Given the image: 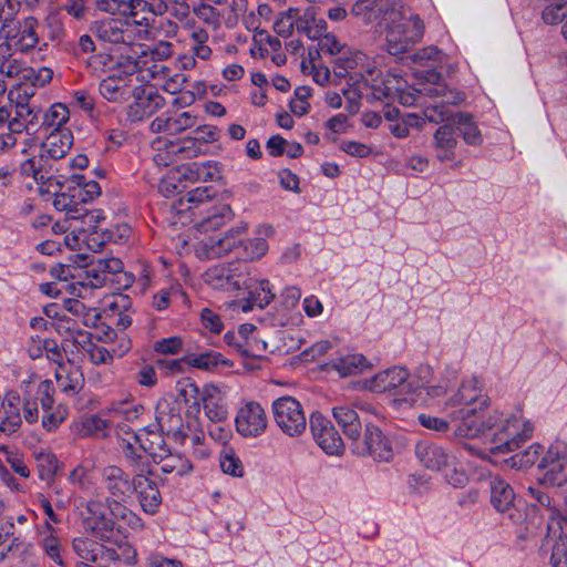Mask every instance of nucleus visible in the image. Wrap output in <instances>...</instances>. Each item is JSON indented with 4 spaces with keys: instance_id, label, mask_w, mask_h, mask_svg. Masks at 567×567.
<instances>
[{
    "instance_id": "cd10ccee",
    "label": "nucleus",
    "mask_w": 567,
    "mask_h": 567,
    "mask_svg": "<svg viewBox=\"0 0 567 567\" xmlns=\"http://www.w3.org/2000/svg\"><path fill=\"white\" fill-rule=\"evenodd\" d=\"M55 379L59 389L69 395L79 393L84 385L81 368L70 362L56 368Z\"/></svg>"
},
{
    "instance_id": "412c9836",
    "label": "nucleus",
    "mask_w": 567,
    "mask_h": 567,
    "mask_svg": "<svg viewBox=\"0 0 567 567\" xmlns=\"http://www.w3.org/2000/svg\"><path fill=\"white\" fill-rule=\"evenodd\" d=\"M245 231L246 226H243L229 230L221 238L209 237L208 239L202 241L200 249H198V252L200 254V251L203 250L206 258H218L235 249H239L241 239L238 236L240 234H244Z\"/></svg>"
},
{
    "instance_id": "ea45409f",
    "label": "nucleus",
    "mask_w": 567,
    "mask_h": 567,
    "mask_svg": "<svg viewBox=\"0 0 567 567\" xmlns=\"http://www.w3.org/2000/svg\"><path fill=\"white\" fill-rule=\"evenodd\" d=\"M4 417L3 425L7 426V434H12L19 430L22 420L20 415V396L17 393H9L2 401Z\"/></svg>"
},
{
    "instance_id": "b1692460",
    "label": "nucleus",
    "mask_w": 567,
    "mask_h": 567,
    "mask_svg": "<svg viewBox=\"0 0 567 567\" xmlns=\"http://www.w3.org/2000/svg\"><path fill=\"white\" fill-rule=\"evenodd\" d=\"M415 455L426 468L432 471L449 467L454 460L443 447L425 441L416 444Z\"/></svg>"
},
{
    "instance_id": "aec40b11",
    "label": "nucleus",
    "mask_w": 567,
    "mask_h": 567,
    "mask_svg": "<svg viewBox=\"0 0 567 567\" xmlns=\"http://www.w3.org/2000/svg\"><path fill=\"white\" fill-rule=\"evenodd\" d=\"M196 115L192 112H182L176 114L163 113L155 117L151 123L153 133H167L176 135L196 124Z\"/></svg>"
},
{
    "instance_id": "20e7f679",
    "label": "nucleus",
    "mask_w": 567,
    "mask_h": 567,
    "mask_svg": "<svg viewBox=\"0 0 567 567\" xmlns=\"http://www.w3.org/2000/svg\"><path fill=\"white\" fill-rule=\"evenodd\" d=\"M72 547L79 558L91 563L122 561L132 564L136 556L135 549L126 540H121L117 543V547H114L100 544L87 537H78L73 539Z\"/></svg>"
},
{
    "instance_id": "3c124183",
    "label": "nucleus",
    "mask_w": 567,
    "mask_h": 567,
    "mask_svg": "<svg viewBox=\"0 0 567 567\" xmlns=\"http://www.w3.org/2000/svg\"><path fill=\"white\" fill-rule=\"evenodd\" d=\"M74 185L75 196L82 202L87 203L101 194V187L97 182L87 181L83 175L74 174L71 181Z\"/></svg>"
},
{
    "instance_id": "a19ab883",
    "label": "nucleus",
    "mask_w": 567,
    "mask_h": 567,
    "mask_svg": "<svg viewBox=\"0 0 567 567\" xmlns=\"http://www.w3.org/2000/svg\"><path fill=\"white\" fill-rule=\"evenodd\" d=\"M146 64V61L138 60L131 55H121L117 58V62L113 68L107 72V76H114L115 79L120 78L122 80H127L128 83H132V76L137 71H144L143 65Z\"/></svg>"
},
{
    "instance_id": "bf43d9fd",
    "label": "nucleus",
    "mask_w": 567,
    "mask_h": 567,
    "mask_svg": "<svg viewBox=\"0 0 567 567\" xmlns=\"http://www.w3.org/2000/svg\"><path fill=\"white\" fill-rule=\"evenodd\" d=\"M219 466L225 474L234 477H243L245 468L241 460L233 449H225L219 456Z\"/></svg>"
},
{
    "instance_id": "ddd939ff",
    "label": "nucleus",
    "mask_w": 567,
    "mask_h": 567,
    "mask_svg": "<svg viewBox=\"0 0 567 567\" xmlns=\"http://www.w3.org/2000/svg\"><path fill=\"white\" fill-rule=\"evenodd\" d=\"M235 426L243 437H257L264 434L268 426V417L260 403L247 401L239 408L235 417Z\"/></svg>"
},
{
    "instance_id": "de8ad7c7",
    "label": "nucleus",
    "mask_w": 567,
    "mask_h": 567,
    "mask_svg": "<svg viewBox=\"0 0 567 567\" xmlns=\"http://www.w3.org/2000/svg\"><path fill=\"white\" fill-rule=\"evenodd\" d=\"M557 529L559 534L551 547L550 564L553 567H567V520L556 525Z\"/></svg>"
},
{
    "instance_id": "dca6fc26",
    "label": "nucleus",
    "mask_w": 567,
    "mask_h": 567,
    "mask_svg": "<svg viewBox=\"0 0 567 567\" xmlns=\"http://www.w3.org/2000/svg\"><path fill=\"white\" fill-rule=\"evenodd\" d=\"M131 96L134 97V101L128 104L126 114L132 122H140L150 117L165 104L164 97L156 91L141 85L134 86Z\"/></svg>"
},
{
    "instance_id": "4be33fe9",
    "label": "nucleus",
    "mask_w": 567,
    "mask_h": 567,
    "mask_svg": "<svg viewBox=\"0 0 567 567\" xmlns=\"http://www.w3.org/2000/svg\"><path fill=\"white\" fill-rule=\"evenodd\" d=\"M158 440V452L153 447V444L150 446V454L154 457L159 458L161 470L165 474L175 473L178 476H183L188 474L193 470V465L188 458L181 454H172L165 447V443L163 439L158 435L156 436Z\"/></svg>"
},
{
    "instance_id": "c9c22d12",
    "label": "nucleus",
    "mask_w": 567,
    "mask_h": 567,
    "mask_svg": "<svg viewBox=\"0 0 567 567\" xmlns=\"http://www.w3.org/2000/svg\"><path fill=\"white\" fill-rule=\"evenodd\" d=\"M327 30V22L322 18H317L313 8L303 11L299 9L297 32L307 35L310 40H317Z\"/></svg>"
},
{
    "instance_id": "423d86ee",
    "label": "nucleus",
    "mask_w": 567,
    "mask_h": 567,
    "mask_svg": "<svg viewBox=\"0 0 567 567\" xmlns=\"http://www.w3.org/2000/svg\"><path fill=\"white\" fill-rule=\"evenodd\" d=\"M364 432L351 442V450L358 456H371L378 461H390L392 446L383 432L370 420L364 419Z\"/></svg>"
},
{
    "instance_id": "a18cd8bd",
    "label": "nucleus",
    "mask_w": 567,
    "mask_h": 567,
    "mask_svg": "<svg viewBox=\"0 0 567 567\" xmlns=\"http://www.w3.org/2000/svg\"><path fill=\"white\" fill-rule=\"evenodd\" d=\"M454 404L477 408L481 411L483 406L487 405V400L478 394L475 382L468 381L460 386L454 398Z\"/></svg>"
},
{
    "instance_id": "2f4dec72",
    "label": "nucleus",
    "mask_w": 567,
    "mask_h": 567,
    "mask_svg": "<svg viewBox=\"0 0 567 567\" xmlns=\"http://www.w3.org/2000/svg\"><path fill=\"white\" fill-rule=\"evenodd\" d=\"M515 492L513 487L503 478L494 477L491 481V503L501 514H508L514 508Z\"/></svg>"
},
{
    "instance_id": "c756f323",
    "label": "nucleus",
    "mask_w": 567,
    "mask_h": 567,
    "mask_svg": "<svg viewBox=\"0 0 567 567\" xmlns=\"http://www.w3.org/2000/svg\"><path fill=\"white\" fill-rule=\"evenodd\" d=\"M143 411L144 408L141 404L125 400L112 402L103 410V414L109 416L110 421L115 423L117 426H124L125 422L134 423L137 421Z\"/></svg>"
},
{
    "instance_id": "f8f14e48",
    "label": "nucleus",
    "mask_w": 567,
    "mask_h": 567,
    "mask_svg": "<svg viewBox=\"0 0 567 567\" xmlns=\"http://www.w3.org/2000/svg\"><path fill=\"white\" fill-rule=\"evenodd\" d=\"M538 468L543 483L551 486L567 483V445L561 442L551 444L542 457Z\"/></svg>"
},
{
    "instance_id": "1a4fd4ad",
    "label": "nucleus",
    "mask_w": 567,
    "mask_h": 567,
    "mask_svg": "<svg viewBox=\"0 0 567 567\" xmlns=\"http://www.w3.org/2000/svg\"><path fill=\"white\" fill-rule=\"evenodd\" d=\"M54 167L42 152L23 161L20 165V174L32 177L39 185L40 194H55L62 189V183L54 175Z\"/></svg>"
},
{
    "instance_id": "5fc2aeb1",
    "label": "nucleus",
    "mask_w": 567,
    "mask_h": 567,
    "mask_svg": "<svg viewBox=\"0 0 567 567\" xmlns=\"http://www.w3.org/2000/svg\"><path fill=\"white\" fill-rule=\"evenodd\" d=\"M64 308L73 316L80 318L82 324L85 327L94 326L100 318L95 309L86 307L78 299H66L64 301Z\"/></svg>"
},
{
    "instance_id": "8fccbe9b",
    "label": "nucleus",
    "mask_w": 567,
    "mask_h": 567,
    "mask_svg": "<svg viewBox=\"0 0 567 567\" xmlns=\"http://www.w3.org/2000/svg\"><path fill=\"white\" fill-rule=\"evenodd\" d=\"M231 218H233L231 208L228 205L223 204V205L213 207L208 212V215L202 220L200 227L205 231L216 230V229L220 228L221 226H224L225 224H227L228 221H230Z\"/></svg>"
},
{
    "instance_id": "9b49d317",
    "label": "nucleus",
    "mask_w": 567,
    "mask_h": 567,
    "mask_svg": "<svg viewBox=\"0 0 567 567\" xmlns=\"http://www.w3.org/2000/svg\"><path fill=\"white\" fill-rule=\"evenodd\" d=\"M247 265L241 261L216 265L204 272V281L214 289L239 290L246 285Z\"/></svg>"
},
{
    "instance_id": "c85d7f7f",
    "label": "nucleus",
    "mask_w": 567,
    "mask_h": 567,
    "mask_svg": "<svg viewBox=\"0 0 567 567\" xmlns=\"http://www.w3.org/2000/svg\"><path fill=\"white\" fill-rule=\"evenodd\" d=\"M72 145V132L70 130H58V132H50L42 143L41 152L49 159H60L69 153Z\"/></svg>"
},
{
    "instance_id": "6e6552de",
    "label": "nucleus",
    "mask_w": 567,
    "mask_h": 567,
    "mask_svg": "<svg viewBox=\"0 0 567 567\" xmlns=\"http://www.w3.org/2000/svg\"><path fill=\"white\" fill-rule=\"evenodd\" d=\"M424 384L423 382L414 386V375L410 377L403 367H392L373 375L367 382V388L377 393L395 391L396 394H413Z\"/></svg>"
},
{
    "instance_id": "774afa93",
    "label": "nucleus",
    "mask_w": 567,
    "mask_h": 567,
    "mask_svg": "<svg viewBox=\"0 0 567 567\" xmlns=\"http://www.w3.org/2000/svg\"><path fill=\"white\" fill-rule=\"evenodd\" d=\"M43 27L48 31V37L51 40H60L65 33L63 18L56 10H52L48 13L43 21Z\"/></svg>"
},
{
    "instance_id": "58836bf2",
    "label": "nucleus",
    "mask_w": 567,
    "mask_h": 567,
    "mask_svg": "<svg viewBox=\"0 0 567 567\" xmlns=\"http://www.w3.org/2000/svg\"><path fill=\"white\" fill-rule=\"evenodd\" d=\"M54 200L53 206L60 212H66L70 218L76 219L84 216V209L81 206L82 202L75 196V190L69 187V192L58 190L53 194Z\"/></svg>"
},
{
    "instance_id": "6e6d98bb",
    "label": "nucleus",
    "mask_w": 567,
    "mask_h": 567,
    "mask_svg": "<svg viewBox=\"0 0 567 567\" xmlns=\"http://www.w3.org/2000/svg\"><path fill=\"white\" fill-rule=\"evenodd\" d=\"M188 363L202 370H210L219 364H229L228 360H226L221 353L212 350L198 354H190L188 357Z\"/></svg>"
},
{
    "instance_id": "0e129e2a",
    "label": "nucleus",
    "mask_w": 567,
    "mask_h": 567,
    "mask_svg": "<svg viewBox=\"0 0 567 567\" xmlns=\"http://www.w3.org/2000/svg\"><path fill=\"white\" fill-rule=\"evenodd\" d=\"M69 409L63 404H58L50 411H43L42 426L48 432L55 431L68 417Z\"/></svg>"
},
{
    "instance_id": "4d7b16f0",
    "label": "nucleus",
    "mask_w": 567,
    "mask_h": 567,
    "mask_svg": "<svg viewBox=\"0 0 567 567\" xmlns=\"http://www.w3.org/2000/svg\"><path fill=\"white\" fill-rule=\"evenodd\" d=\"M567 17V0H544L542 19L546 24H557Z\"/></svg>"
},
{
    "instance_id": "69168bd1",
    "label": "nucleus",
    "mask_w": 567,
    "mask_h": 567,
    "mask_svg": "<svg viewBox=\"0 0 567 567\" xmlns=\"http://www.w3.org/2000/svg\"><path fill=\"white\" fill-rule=\"evenodd\" d=\"M199 320L202 327L213 334H220L225 328L221 316L210 308L200 310Z\"/></svg>"
},
{
    "instance_id": "f257e3e1",
    "label": "nucleus",
    "mask_w": 567,
    "mask_h": 567,
    "mask_svg": "<svg viewBox=\"0 0 567 567\" xmlns=\"http://www.w3.org/2000/svg\"><path fill=\"white\" fill-rule=\"evenodd\" d=\"M477 412V408L471 406H461L452 412V421H460L454 430L455 436L476 437L486 431H492L491 452L505 454L517 450L533 434L532 423L522 421L515 414L503 417L501 412L494 411L482 420Z\"/></svg>"
},
{
    "instance_id": "680f3d73",
    "label": "nucleus",
    "mask_w": 567,
    "mask_h": 567,
    "mask_svg": "<svg viewBox=\"0 0 567 567\" xmlns=\"http://www.w3.org/2000/svg\"><path fill=\"white\" fill-rule=\"evenodd\" d=\"M318 41V50H316V54L319 55L328 54L331 56H339L343 53V51L348 48L344 43H341L337 37L332 33H323Z\"/></svg>"
},
{
    "instance_id": "473e14b6",
    "label": "nucleus",
    "mask_w": 567,
    "mask_h": 567,
    "mask_svg": "<svg viewBox=\"0 0 567 567\" xmlns=\"http://www.w3.org/2000/svg\"><path fill=\"white\" fill-rule=\"evenodd\" d=\"M433 145L436 150V158L440 162L453 159L457 145L456 130L447 124L440 126L434 133Z\"/></svg>"
},
{
    "instance_id": "7ed1b4c3",
    "label": "nucleus",
    "mask_w": 567,
    "mask_h": 567,
    "mask_svg": "<svg viewBox=\"0 0 567 567\" xmlns=\"http://www.w3.org/2000/svg\"><path fill=\"white\" fill-rule=\"evenodd\" d=\"M146 27L136 20L103 19L95 21L90 30L103 42L133 47L147 38Z\"/></svg>"
},
{
    "instance_id": "6ab92c4d",
    "label": "nucleus",
    "mask_w": 567,
    "mask_h": 567,
    "mask_svg": "<svg viewBox=\"0 0 567 567\" xmlns=\"http://www.w3.org/2000/svg\"><path fill=\"white\" fill-rule=\"evenodd\" d=\"M365 55L361 51L347 48L343 53L333 60V72L339 78H349L358 84L365 81L362 69Z\"/></svg>"
},
{
    "instance_id": "f03ea898",
    "label": "nucleus",
    "mask_w": 567,
    "mask_h": 567,
    "mask_svg": "<svg viewBox=\"0 0 567 567\" xmlns=\"http://www.w3.org/2000/svg\"><path fill=\"white\" fill-rule=\"evenodd\" d=\"M382 21L386 25L385 45L391 55L410 51L423 37V21L402 4H391Z\"/></svg>"
},
{
    "instance_id": "39448f33",
    "label": "nucleus",
    "mask_w": 567,
    "mask_h": 567,
    "mask_svg": "<svg viewBox=\"0 0 567 567\" xmlns=\"http://www.w3.org/2000/svg\"><path fill=\"white\" fill-rule=\"evenodd\" d=\"M101 484L107 493L105 501L111 514L124 515V503L131 498L135 489V474L131 477L123 468L107 465L101 472Z\"/></svg>"
},
{
    "instance_id": "052dcab7",
    "label": "nucleus",
    "mask_w": 567,
    "mask_h": 567,
    "mask_svg": "<svg viewBox=\"0 0 567 567\" xmlns=\"http://www.w3.org/2000/svg\"><path fill=\"white\" fill-rule=\"evenodd\" d=\"M432 375V370L429 365H421L417 368L415 374H414V386L417 384L425 383L423 386H420L417 389V392L420 390H425L426 394L431 398H439L446 393V389L443 385H429L430 379Z\"/></svg>"
},
{
    "instance_id": "4468645a",
    "label": "nucleus",
    "mask_w": 567,
    "mask_h": 567,
    "mask_svg": "<svg viewBox=\"0 0 567 567\" xmlns=\"http://www.w3.org/2000/svg\"><path fill=\"white\" fill-rule=\"evenodd\" d=\"M310 431L317 444L330 455H340L344 443L331 421L319 412L310 415Z\"/></svg>"
},
{
    "instance_id": "2eb2a0df",
    "label": "nucleus",
    "mask_w": 567,
    "mask_h": 567,
    "mask_svg": "<svg viewBox=\"0 0 567 567\" xmlns=\"http://www.w3.org/2000/svg\"><path fill=\"white\" fill-rule=\"evenodd\" d=\"M38 24V20L34 17H27L19 24L18 30L12 29L11 23L2 25L0 37L6 39L9 47L16 51L28 52L39 43Z\"/></svg>"
},
{
    "instance_id": "f704fd0d",
    "label": "nucleus",
    "mask_w": 567,
    "mask_h": 567,
    "mask_svg": "<svg viewBox=\"0 0 567 567\" xmlns=\"http://www.w3.org/2000/svg\"><path fill=\"white\" fill-rule=\"evenodd\" d=\"M83 526L86 532L110 546L117 547V543L124 540L115 535V523L112 518L101 522L96 518H83Z\"/></svg>"
},
{
    "instance_id": "13d9d810",
    "label": "nucleus",
    "mask_w": 567,
    "mask_h": 567,
    "mask_svg": "<svg viewBox=\"0 0 567 567\" xmlns=\"http://www.w3.org/2000/svg\"><path fill=\"white\" fill-rule=\"evenodd\" d=\"M299 18V9L289 8L287 11L279 13L274 22V30L280 37H290L293 29H297Z\"/></svg>"
},
{
    "instance_id": "e433bc0d",
    "label": "nucleus",
    "mask_w": 567,
    "mask_h": 567,
    "mask_svg": "<svg viewBox=\"0 0 567 567\" xmlns=\"http://www.w3.org/2000/svg\"><path fill=\"white\" fill-rule=\"evenodd\" d=\"M528 495L534 498L539 505L544 506L545 509L548 513L549 524H548V532L553 533L554 536L556 535V525H559L560 523H564L567 520V517H565L560 509L558 508L556 502L545 492H543L538 487H528L527 488Z\"/></svg>"
},
{
    "instance_id": "72a5a7b5",
    "label": "nucleus",
    "mask_w": 567,
    "mask_h": 567,
    "mask_svg": "<svg viewBox=\"0 0 567 567\" xmlns=\"http://www.w3.org/2000/svg\"><path fill=\"white\" fill-rule=\"evenodd\" d=\"M391 6L382 3V0H357L351 9V14L362 21L364 24L374 22L383 23L382 17Z\"/></svg>"
},
{
    "instance_id": "37998d69",
    "label": "nucleus",
    "mask_w": 567,
    "mask_h": 567,
    "mask_svg": "<svg viewBox=\"0 0 567 567\" xmlns=\"http://www.w3.org/2000/svg\"><path fill=\"white\" fill-rule=\"evenodd\" d=\"M185 171V176L194 181L212 182L218 179L220 176L218 163L214 161L194 162L187 165Z\"/></svg>"
},
{
    "instance_id": "5701e85b",
    "label": "nucleus",
    "mask_w": 567,
    "mask_h": 567,
    "mask_svg": "<svg viewBox=\"0 0 567 567\" xmlns=\"http://www.w3.org/2000/svg\"><path fill=\"white\" fill-rule=\"evenodd\" d=\"M371 363L363 354L354 352L340 353L326 363V370L334 371L341 378L362 373L371 369Z\"/></svg>"
},
{
    "instance_id": "603ef678",
    "label": "nucleus",
    "mask_w": 567,
    "mask_h": 567,
    "mask_svg": "<svg viewBox=\"0 0 567 567\" xmlns=\"http://www.w3.org/2000/svg\"><path fill=\"white\" fill-rule=\"evenodd\" d=\"M193 12L202 22L210 27L213 30L220 28L224 22L225 14L216 8V6L199 2L193 8Z\"/></svg>"
},
{
    "instance_id": "09e8293b",
    "label": "nucleus",
    "mask_w": 567,
    "mask_h": 567,
    "mask_svg": "<svg viewBox=\"0 0 567 567\" xmlns=\"http://www.w3.org/2000/svg\"><path fill=\"white\" fill-rule=\"evenodd\" d=\"M194 134V137L185 140L184 145L178 148V152H185L188 157L197 156L199 153V148L195 147V141L209 143L217 138L216 128L209 125L198 126Z\"/></svg>"
},
{
    "instance_id": "4c0bfd02",
    "label": "nucleus",
    "mask_w": 567,
    "mask_h": 567,
    "mask_svg": "<svg viewBox=\"0 0 567 567\" xmlns=\"http://www.w3.org/2000/svg\"><path fill=\"white\" fill-rule=\"evenodd\" d=\"M214 196L215 190L212 186H200L188 190L184 196L175 200L172 206L177 213H183L207 203Z\"/></svg>"
},
{
    "instance_id": "9d476101",
    "label": "nucleus",
    "mask_w": 567,
    "mask_h": 567,
    "mask_svg": "<svg viewBox=\"0 0 567 567\" xmlns=\"http://www.w3.org/2000/svg\"><path fill=\"white\" fill-rule=\"evenodd\" d=\"M156 426L162 434L183 443L188 436V426L184 424L182 406L177 401L163 399L155 409Z\"/></svg>"
},
{
    "instance_id": "e2e57ef3",
    "label": "nucleus",
    "mask_w": 567,
    "mask_h": 567,
    "mask_svg": "<svg viewBox=\"0 0 567 567\" xmlns=\"http://www.w3.org/2000/svg\"><path fill=\"white\" fill-rule=\"evenodd\" d=\"M239 249L243 250V252H240L241 257L249 260H256L266 255L268 251V244L264 238H251L245 241L241 240Z\"/></svg>"
},
{
    "instance_id": "a878e982",
    "label": "nucleus",
    "mask_w": 567,
    "mask_h": 567,
    "mask_svg": "<svg viewBox=\"0 0 567 567\" xmlns=\"http://www.w3.org/2000/svg\"><path fill=\"white\" fill-rule=\"evenodd\" d=\"M243 288L248 289L247 303L243 306L244 311H249L254 307L262 309L275 298L270 282L266 279L251 280L246 277V285H243Z\"/></svg>"
},
{
    "instance_id": "f3484780",
    "label": "nucleus",
    "mask_w": 567,
    "mask_h": 567,
    "mask_svg": "<svg viewBox=\"0 0 567 567\" xmlns=\"http://www.w3.org/2000/svg\"><path fill=\"white\" fill-rule=\"evenodd\" d=\"M20 91L17 94L13 91L9 92L8 99L10 103H14V116L9 122V130L13 133L34 130L39 125L41 115L40 109L32 102L20 101Z\"/></svg>"
},
{
    "instance_id": "c03bdc74",
    "label": "nucleus",
    "mask_w": 567,
    "mask_h": 567,
    "mask_svg": "<svg viewBox=\"0 0 567 567\" xmlns=\"http://www.w3.org/2000/svg\"><path fill=\"white\" fill-rule=\"evenodd\" d=\"M455 123L465 143L474 146H478L483 143L481 131L471 114L457 113Z\"/></svg>"
},
{
    "instance_id": "79ce46f5",
    "label": "nucleus",
    "mask_w": 567,
    "mask_h": 567,
    "mask_svg": "<svg viewBox=\"0 0 567 567\" xmlns=\"http://www.w3.org/2000/svg\"><path fill=\"white\" fill-rule=\"evenodd\" d=\"M70 118V112L65 104L54 103L43 114V120L40 124L45 130L58 132V130H66L63 127Z\"/></svg>"
},
{
    "instance_id": "864d4df0",
    "label": "nucleus",
    "mask_w": 567,
    "mask_h": 567,
    "mask_svg": "<svg viewBox=\"0 0 567 567\" xmlns=\"http://www.w3.org/2000/svg\"><path fill=\"white\" fill-rule=\"evenodd\" d=\"M44 529L48 532V535L41 539V548L52 561L58 565H63L61 542L59 537L54 535V527L49 522H45Z\"/></svg>"
},
{
    "instance_id": "338daca9",
    "label": "nucleus",
    "mask_w": 567,
    "mask_h": 567,
    "mask_svg": "<svg viewBox=\"0 0 567 567\" xmlns=\"http://www.w3.org/2000/svg\"><path fill=\"white\" fill-rule=\"evenodd\" d=\"M150 451V447L140 446L136 447L132 443H126L123 446V454L125 460L130 463V465L134 466V474L140 472L142 467L145 470H150L148 465L144 464V460H146L145 451Z\"/></svg>"
},
{
    "instance_id": "bb28decb",
    "label": "nucleus",
    "mask_w": 567,
    "mask_h": 567,
    "mask_svg": "<svg viewBox=\"0 0 567 567\" xmlns=\"http://www.w3.org/2000/svg\"><path fill=\"white\" fill-rule=\"evenodd\" d=\"M202 401L205 414L210 421L220 423L227 419V405L217 386L206 385L203 390Z\"/></svg>"
},
{
    "instance_id": "0eeeda50",
    "label": "nucleus",
    "mask_w": 567,
    "mask_h": 567,
    "mask_svg": "<svg viewBox=\"0 0 567 567\" xmlns=\"http://www.w3.org/2000/svg\"><path fill=\"white\" fill-rule=\"evenodd\" d=\"M277 426L289 436H298L307 427V419L302 405L292 396H281L271 404Z\"/></svg>"
},
{
    "instance_id": "7c9ffc66",
    "label": "nucleus",
    "mask_w": 567,
    "mask_h": 567,
    "mask_svg": "<svg viewBox=\"0 0 567 567\" xmlns=\"http://www.w3.org/2000/svg\"><path fill=\"white\" fill-rule=\"evenodd\" d=\"M134 86L127 80L105 76L99 84V92L109 102L123 103L131 97Z\"/></svg>"
},
{
    "instance_id": "393cba45",
    "label": "nucleus",
    "mask_w": 567,
    "mask_h": 567,
    "mask_svg": "<svg viewBox=\"0 0 567 567\" xmlns=\"http://www.w3.org/2000/svg\"><path fill=\"white\" fill-rule=\"evenodd\" d=\"M332 415L346 437L352 442L362 431V421L353 405L340 404L332 409Z\"/></svg>"
},
{
    "instance_id": "a211bd4d",
    "label": "nucleus",
    "mask_w": 567,
    "mask_h": 567,
    "mask_svg": "<svg viewBox=\"0 0 567 567\" xmlns=\"http://www.w3.org/2000/svg\"><path fill=\"white\" fill-rule=\"evenodd\" d=\"M151 470L142 467L135 474V489L142 509L150 515L158 512L162 504V495L155 481L150 478Z\"/></svg>"
},
{
    "instance_id": "49530a36",
    "label": "nucleus",
    "mask_w": 567,
    "mask_h": 567,
    "mask_svg": "<svg viewBox=\"0 0 567 567\" xmlns=\"http://www.w3.org/2000/svg\"><path fill=\"white\" fill-rule=\"evenodd\" d=\"M97 10L121 16H135V10L142 4V0H95Z\"/></svg>"
}]
</instances>
